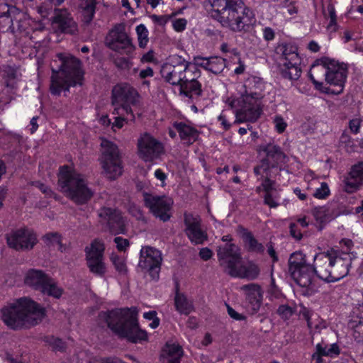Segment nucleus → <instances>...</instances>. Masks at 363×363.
Here are the masks:
<instances>
[{
    "mask_svg": "<svg viewBox=\"0 0 363 363\" xmlns=\"http://www.w3.org/2000/svg\"><path fill=\"white\" fill-rule=\"evenodd\" d=\"M111 260L114 265L115 269L119 273L125 274L127 272V267L123 257L112 254L111 256Z\"/></svg>",
    "mask_w": 363,
    "mask_h": 363,
    "instance_id": "44",
    "label": "nucleus"
},
{
    "mask_svg": "<svg viewBox=\"0 0 363 363\" xmlns=\"http://www.w3.org/2000/svg\"><path fill=\"white\" fill-rule=\"evenodd\" d=\"M138 101L139 94L132 86L125 84L113 87L112 90V104L114 106L113 113L118 116L114 118L112 128L120 129L123 126L125 121H135L132 107L136 106Z\"/></svg>",
    "mask_w": 363,
    "mask_h": 363,
    "instance_id": "7",
    "label": "nucleus"
},
{
    "mask_svg": "<svg viewBox=\"0 0 363 363\" xmlns=\"http://www.w3.org/2000/svg\"><path fill=\"white\" fill-rule=\"evenodd\" d=\"M162 254L158 250L145 246L140 250V256L138 267L147 270L152 279L159 278L162 262Z\"/></svg>",
    "mask_w": 363,
    "mask_h": 363,
    "instance_id": "17",
    "label": "nucleus"
},
{
    "mask_svg": "<svg viewBox=\"0 0 363 363\" xmlns=\"http://www.w3.org/2000/svg\"><path fill=\"white\" fill-rule=\"evenodd\" d=\"M104 244L97 240H94L90 246L85 249L86 261L104 259Z\"/></svg>",
    "mask_w": 363,
    "mask_h": 363,
    "instance_id": "34",
    "label": "nucleus"
},
{
    "mask_svg": "<svg viewBox=\"0 0 363 363\" xmlns=\"http://www.w3.org/2000/svg\"><path fill=\"white\" fill-rule=\"evenodd\" d=\"M327 9L330 16V23L328 25V29L331 32H335L337 30V16L335 10L333 5H328Z\"/></svg>",
    "mask_w": 363,
    "mask_h": 363,
    "instance_id": "49",
    "label": "nucleus"
},
{
    "mask_svg": "<svg viewBox=\"0 0 363 363\" xmlns=\"http://www.w3.org/2000/svg\"><path fill=\"white\" fill-rule=\"evenodd\" d=\"M184 222L186 226L184 232L192 243L203 244L207 240V234L201 228V220L199 216L185 213Z\"/></svg>",
    "mask_w": 363,
    "mask_h": 363,
    "instance_id": "20",
    "label": "nucleus"
},
{
    "mask_svg": "<svg viewBox=\"0 0 363 363\" xmlns=\"http://www.w3.org/2000/svg\"><path fill=\"white\" fill-rule=\"evenodd\" d=\"M52 23L62 33L73 35L77 31V23L66 10H57Z\"/></svg>",
    "mask_w": 363,
    "mask_h": 363,
    "instance_id": "23",
    "label": "nucleus"
},
{
    "mask_svg": "<svg viewBox=\"0 0 363 363\" xmlns=\"http://www.w3.org/2000/svg\"><path fill=\"white\" fill-rule=\"evenodd\" d=\"M218 259L223 272L232 277L255 279L259 274V267L255 264L245 265L242 263L239 248L235 244L225 243L216 250Z\"/></svg>",
    "mask_w": 363,
    "mask_h": 363,
    "instance_id": "6",
    "label": "nucleus"
},
{
    "mask_svg": "<svg viewBox=\"0 0 363 363\" xmlns=\"http://www.w3.org/2000/svg\"><path fill=\"white\" fill-rule=\"evenodd\" d=\"M98 215L101 223L106 224L110 233L114 235L125 233V221L119 211L103 207L99 210Z\"/></svg>",
    "mask_w": 363,
    "mask_h": 363,
    "instance_id": "18",
    "label": "nucleus"
},
{
    "mask_svg": "<svg viewBox=\"0 0 363 363\" xmlns=\"http://www.w3.org/2000/svg\"><path fill=\"white\" fill-rule=\"evenodd\" d=\"M280 72L285 79L290 80H296L301 76V70L298 67L300 63L294 65L291 61L286 62H280Z\"/></svg>",
    "mask_w": 363,
    "mask_h": 363,
    "instance_id": "31",
    "label": "nucleus"
},
{
    "mask_svg": "<svg viewBox=\"0 0 363 363\" xmlns=\"http://www.w3.org/2000/svg\"><path fill=\"white\" fill-rule=\"evenodd\" d=\"M101 156L99 159L103 173L110 179H115L122 174L121 160L117 145L106 139L101 142Z\"/></svg>",
    "mask_w": 363,
    "mask_h": 363,
    "instance_id": "9",
    "label": "nucleus"
},
{
    "mask_svg": "<svg viewBox=\"0 0 363 363\" xmlns=\"http://www.w3.org/2000/svg\"><path fill=\"white\" fill-rule=\"evenodd\" d=\"M114 242L116 244V247L120 251H124L129 246V241L128 239L121 237H116Z\"/></svg>",
    "mask_w": 363,
    "mask_h": 363,
    "instance_id": "53",
    "label": "nucleus"
},
{
    "mask_svg": "<svg viewBox=\"0 0 363 363\" xmlns=\"http://www.w3.org/2000/svg\"><path fill=\"white\" fill-rule=\"evenodd\" d=\"M263 151L266 153V157L254 167V173L258 176L262 172L272 171L274 168L279 167L281 170L279 166L285 164L287 159L281 148L274 143H269L263 148Z\"/></svg>",
    "mask_w": 363,
    "mask_h": 363,
    "instance_id": "12",
    "label": "nucleus"
},
{
    "mask_svg": "<svg viewBox=\"0 0 363 363\" xmlns=\"http://www.w3.org/2000/svg\"><path fill=\"white\" fill-rule=\"evenodd\" d=\"M182 354L181 346L176 344H167L161 354L162 363H180Z\"/></svg>",
    "mask_w": 363,
    "mask_h": 363,
    "instance_id": "30",
    "label": "nucleus"
},
{
    "mask_svg": "<svg viewBox=\"0 0 363 363\" xmlns=\"http://www.w3.org/2000/svg\"><path fill=\"white\" fill-rule=\"evenodd\" d=\"M218 120L220 122V124L223 125L225 130L230 129L231 127V124L228 122L227 115L225 111H222L220 115L218 116Z\"/></svg>",
    "mask_w": 363,
    "mask_h": 363,
    "instance_id": "61",
    "label": "nucleus"
},
{
    "mask_svg": "<svg viewBox=\"0 0 363 363\" xmlns=\"http://www.w3.org/2000/svg\"><path fill=\"white\" fill-rule=\"evenodd\" d=\"M48 342L55 351L64 352L66 349V344L61 339L51 337L48 338Z\"/></svg>",
    "mask_w": 363,
    "mask_h": 363,
    "instance_id": "48",
    "label": "nucleus"
},
{
    "mask_svg": "<svg viewBox=\"0 0 363 363\" xmlns=\"http://www.w3.org/2000/svg\"><path fill=\"white\" fill-rule=\"evenodd\" d=\"M5 74L6 75L7 79L10 82L18 78V71L11 67H8L6 68Z\"/></svg>",
    "mask_w": 363,
    "mask_h": 363,
    "instance_id": "59",
    "label": "nucleus"
},
{
    "mask_svg": "<svg viewBox=\"0 0 363 363\" xmlns=\"http://www.w3.org/2000/svg\"><path fill=\"white\" fill-rule=\"evenodd\" d=\"M179 94L188 98V103H194L202 95L201 84L199 81L179 85Z\"/></svg>",
    "mask_w": 363,
    "mask_h": 363,
    "instance_id": "28",
    "label": "nucleus"
},
{
    "mask_svg": "<svg viewBox=\"0 0 363 363\" xmlns=\"http://www.w3.org/2000/svg\"><path fill=\"white\" fill-rule=\"evenodd\" d=\"M212 255H213L212 251L208 247L202 248V249H201V250L199 252L200 257L203 260H205V261L210 259L211 258Z\"/></svg>",
    "mask_w": 363,
    "mask_h": 363,
    "instance_id": "62",
    "label": "nucleus"
},
{
    "mask_svg": "<svg viewBox=\"0 0 363 363\" xmlns=\"http://www.w3.org/2000/svg\"><path fill=\"white\" fill-rule=\"evenodd\" d=\"M211 16L223 26L238 32L249 28L255 22L252 11L242 0H208Z\"/></svg>",
    "mask_w": 363,
    "mask_h": 363,
    "instance_id": "2",
    "label": "nucleus"
},
{
    "mask_svg": "<svg viewBox=\"0 0 363 363\" xmlns=\"http://www.w3.org/2000/svg\"><path fill=\"white\" fill-rule=\"evenodd\" d=\"M86 262L90 272L93 274L99 277H103L105 274L106 268L104 259H91Z\"/></svg>",
    "mask_w": 363,
    "mask_h": 363,
    "instance_id": "38",
    "label": "nucleus"
},
{
    "mask_svg": "<svg viewBox=\"0 0 363 363\" xmlns=\"http://www.w3.org/2000/svg\"><path fill=\"white\" fill-rule=\"evenodd\" d=\"M314 263L313 267L315 270V275L326 282H332L331 273L333 265L330 250L315 255Z\"/></svg>",
    "mask_w": 363,
    "mask_h": 363,
    "instance_id": "22",
    "label": "nucleus"
},
{
    "mask_svg": "<svg viewBox=\"0 0 363 363\" xmlns=\"http://www.w3.org/2000/svg\"><path fill=\"white\" fill-rule=\"evenodd\" d=\"M225 67V60L219 57H209V67L208 71L215 74H220Z\"/></svg>",
    "mask_w": 363,
    "mask_h": 363,
    "instance_id": "37",
    "label": "nucleus"
},
{
    "mask_svg": "<svg viewBox=\"0 0 363 363\" xmlns=\"http://www.w3.org/2000/svg\"><path fill=\"white\" fill-rule=\"evenodd\" d=\"M269 292L275 298H279L281 295L277 289L273 278H272L271 286L270 289H269Z\"/></svg>",
    "mask_w": 363,
    "mask_h": 363,
    "instance_id": "64",
    "label": "nucleus"
},
{
    "mask_svg": "<svg viewBox=\"0 0 363 363\" xmlns=\"http://www.w3.org/2000/svg\"><path fill=\"white\" fill-rule=\"evenodd\" d=\"M174 127L179 133V137L187 145H191L197 140L199 133L194 127L184 123H174Z\"/></svg>",
    "mask_w": 363,
    "mask_h": 363,
    "instance_id": "29",
    "label": "nucleus"
},
{
    "mask_svg": "<svg viewBox=\"0 0 363 363\" xmlns=\"http://www.w3.org/2000/svg\"><path fill=\"white\" fill-rule=\"evenodd\" d=\"M138 310L130 308L115 309L102 313L108 328L120 337L126 338L132 342L145 340L147 335L140 328L138 321Z\"/></svg>",
    "mask_w": 363,
    "mask_h": 363,
    "instance_id": "5",
    "label": "nucleus"
},
{
    "mask_svg": "<svg viewBox=\"0 0 363 363\" xmlns=\"http://www.w3.org/2000/svg\"><path fill=\"white\" fill-rule=\"evenodd\" d=\"M313 214L316 220L319 221L320 223H323L327 221L328 211L324 206L315 207L313 211Z\"/></svg>",
    "mask_w": 363,
    "mask_h": 363,
    "instance_id": "46",
    "label": "nucleus"
},
{
    "mask_svg": "<svg viewBox=\"0 0 363 363\" xmlns=\"http://www.w3.org/2000/svg\"><path fill=\"white\" fill-rule=\"evenodd\" d=\"M315 275V270L313 265L311 264L303 267V268L300 269L298 272L290 274L298 285L304 288L309 287L312 284Z\"/></svg>",
    "mask_w": 363,
    "mask_h": 363,
    "instance_id": "26",
    "label": "nucleus"
},
{
    "mask_svg": "<svg viewBox=\"0 0 363 363\" xmlns=\"http://www.w3.org/2000/svg\"><path fill=\"white\" fill-rule=\"evenodd\" d=\"M138 156L145 162H152L164 153L162 143L150 133H145L138 140Z\"/></svg>",
    "mask_w": 363,
    "mask_h": 363,
    "instance_id": "14",
    "label": "nucleus"
},
{
    "mask_svg": "<svg viewBox=\"0 0 363 363\" xmlns=\"http://www.w3.org/2000/svg\"><path fill=\"white\" fill-rule=\"evenodd\" d=\"M2 320L11 329L30 328L40 323L45 313L44 308L31 299L23 297L1 310Z\"/></svg>",
    "mask_w": 363,
    "mask_h": 363,
    "instance_id": "3",
    "label": "nucleus"
},
{
    "mask_svg": "<svg viewBox=\"0 0 363 363\" xmlns=\"http://www.w3.org/2000/svg\"><path fill=\"white\" fill-rule=\"evenodd\" d=\"M184 67L186 68L183 72L182 82L180 85L182 84L198 81L197 79L201 76L200 70L195 65H193L188 61H186Z\"/></svg>",
    "mask_w": 363,
    "mask_h": 363,
    "instance_id": "36",
    "label": "nucleus"
},
{
    "mask_svg": "<svg viewBox=\"0 0 363 363\" xmlns=\"http://www.w3.org/2000/svg\"><path fill=\"white\" fill-rule=\"evenodd\" d=\"M95 0H92L91 2L87 4L82 11L83 21L86 24H89L92 21L94 13H95Z\"/></svg>",
    "mask_w": 363,
    "mask_h": 363,
    "instance_id": "42",
    "label": "nucleus"
},
{
    "mask_svg": "<svg viewBox=\"0 0 363 363\" xmlns=\"http://www.w3.org/2000/svg\"><path fill=\"white\" fill-rule=\"evenodd\" d=\"M186 20L184 18H179L173 22V27L175 30L180 32L183 31L186 26Z\"/></svg>",
    "mask_w": 363,
    "mask_h": 363,
    "instance_id": "58",
    "label": "nucleus"
},
{
    "mask_svg": "<svg viewBox=\"0 0 363 363\" xmlns=\"http://www.w3.org/2000/svg\"><path fill=\"white\" fill-rule=\"evenodd\" d=\"M194 65L196 67L199 66L203 67V69L208 70L209 67V58H205L200 56L195 57L194 59Z\"/></svg>",
    "mask_w": 363,
    "mask_h": 363,
    "instance_id": "54",
    "label": "nucleus"
},
{
    "mask_svg": "<svg viewBox=\"0 0 363 363\" xmlns=\"http://www.w3.org/2000/svg\"><path fill=\"white\" fill-rule=\"evenodd\" d=\"M13 27V19L11 16L0 18V29L8 30Z\"/></svg>",
    "mask_w": 363,
    "mask_h": 363,
    "instance_id": "55",
    "label": "nucleus"
},
{
    "mask_svg": "<svg viewBox=\"0 0 363 363\" xmlns=\"http://www.w3.org/2000/svg\"><path fill=\"white\" fill-rule=\"evenodd\" d=\"M279 196L277 189L264 194V203L270 208H276L279 206Z\"/></svg>",
    "mask_w": 363,
    "mask_h": 363,
    "instance_id": "43",
    "label": "nucleus"
},
{
    "mask_svg": "<svg viewBox=\"0 0 363 363\" xmlns=\"http://www.w3.org/2000/svg\"><path fill=\"white\" fill-rule=\"evenodd\" d=\"M25 283L40 291L45 295L60 298L63 293V289L57 283L43 271L39 269H30L26 276Z\"/></svg>",
    "mask_w": 363,
    "mask_h": 363,
    "instance_id": "10",
    "label": "nucleus"
},
{
    "mask_svg": "<svg viewBox=\"0 0 363 363\" xmlns=\"http://www.w3.org/2000/svg\"><path fill=\"white\" fill-rule=\"evenodd\" d=\"M330 194V190L328 184L325 182H323L320 188H318L313 196L317 199H325Z\"/></svg>",
    "mask_w": 363,
    "mask_h": 363,
    "instance_id": "50",
    "label": "nucleus"
},
{
    "mask_svg": "<svg viewBox=\"0 0 363 363\" xmlns=\"http://www.w3.org/2000/svg\"><path fill=\"white\" fill-rule=\"evenodd\" d=\"M290 234L297 240H300L302 238V234L298 229V226L295 223H291L290 226Z\"/></svg>",
    "mask_w": 363,
    "mask_h": 363,
    "instance_id": "60",
    "label": "nucleus"
},
{
    "mask_svg": "<svg viewBox=\"0 0 363 363\" xmlns=\"http://www.w3.org/2000/svg\"><path fill=\"white\" fill-rule=\"evenodd\" d=\"M277 55H280V60L282 62H291L294 65L300 63V58L297 53V48L288 43L279 44L275 49Z\"/></svg>",
    "mask_w": 363,
    "mask_h": 363,
    "instance_id": "27",
    "label": "nucleus"
},
{
    "mask_svg": "<svg viewBox=\"0 0 363 363\" xmlns=\"http://www.w3.org/2000/svg\"><path fill=\"white\" fill-rule=\"evenodd\" d=\"M295 309L288 305L282 304L279 306L277 313L284 320H288L295 313Z\"/></svg>",
    "mask_w": 363,
    "mask_h": 363,
    "instance_id": "45",
    "label": "nucleus"
},
{
    "mask_svg": "<svg viewBox=\"0 0 363 363\" xmlns=\"http://www.w3.org/2000/svg\"><path fill=\"white\" fill-rule=\"evenodd\" d=\"M274 123L275 124L276 130L279 133H283L287 126L286 123L281 116H276L274 119Z\"/></svg>",
    "mask_w": 363,
    "mask_h": 363,
    "instance_id": "52",
    "label": "nucleus"
},
{
    "mask_svg": "<svg viewBox=\"0 0 363 363\" xmlns=\"http://www.w3.org/2000/svg\"><path fill=\"white\" fill-rule=\"evenodd\" d=\"M145 206L150 209L153 215L165 222L170 218L168 213L170 210V200L164 196H158L147 192L143 193Z\"/></svg>",
    "mask_w": 363,
    "mask_h": 363,
    "instance_id": "19",
    "label": "nucleus"
},
{
    "mask_svg": "<svg viewBox=\"0 0 363 363\" xmlns=\"http://www.w3.org/2000/svg\"><path fill=\"white\" fill-rule=\"evenodd\" d=\"M362 120L360 118H354L350 121L349 128L350 130L357 134L359 131Z\"/></svg>",
    "mask_w": 363,
    "mask_h": 363,
    "instance_id": "56",
    "label": "nucleus"
},
{
    "mask_svg": "<svg viewBox=\"0 0 363 363\" xmlns=\"http://www.w3.org/2000/svg\"><path fill=\"white\" fill-rule=\"evenodd\" d=\"M240 228L242 238L245 245L247 246L248 250L253 252H263L264 250V246L257 242V240L254 238L253 235L247 230L243 228Z\"/></svg>",
    "mask_w": 363,
    "mask_h": 363,
    "instance_id": "35",
    "label": "nucleus"
},
{
    "mask_svg": "<svg viewBox=\"0 0 363 363\" xmlns=\"http://www.w3.org/2000/svg\"><path fill=\"white\" fill-rule=\"evenodd\" d=\"M59 70L52 69L50 91L52 95L59 96L62 91L66 93L70 86L82 84L84 72L81 61L69 53H59Z\"/></svg>",
    "mask_w": 363,
    "mask_h": 363,
    "instance_id": "4",
    "label": "nucleus"
},
{
    "mask_svg": "<svg viewBox=\"0 0 363 363\" xmlns=\"http://www.w3.org/2000/svg\"><path fill=\"white\" fill-rule=\"evenodd\" d=\"M333 269L331 273L332 282L340 280L349 273L352 261L356 258L354 252L330 248Z\"/></svg>",
    "mask_w": 363,
    "mask_h": 363,
    "instance_id": "13",
    "label": "nucleus"
},
{
    "mask_svg": "<svg viewBox=\"0 0 363 363\" xmlns=\"http://www.w3.org/2000/svg\"><path fill=\"white\" fill-rule=\"evenodd\" d=\"M136 33L138 35V45L140 48H145L149 40L148 30L143 24H140L136 27Z\"/></svg>",
    "mask_w": 363,
    "mask_h": 363,
    "instance_id": "41",
    "label": "nucleus"
},
{
    "mask_svg": "<svg viewBox=\"0 0 363 363\" xmlns=\"http://www.w3.org/2000/svg\"><path fill=\"white\" fill-rule=\"evenodd\" d=\"M259 175L261 176V178H263L262 186L263 187L265 194L272 192L276 189L274 187V182L272 180V178L274 177L272 171L262 172Z\"/></svg>",
    "mask_w": 363,
    "mask_h": 363,
    "instance_id": "39",
    "label": "nucleus"
},
{
    "mask_svg": "<svg viewBox=\"0 0 363 363\" xmlns=\"http://www.w3.org/2000/svg\"><path fill=\"white\" fill-rule=\"evenodd\" d=\"M263 84L257 77L247 79L240 90V96L228 99L232 109H235L234 123H254L262 113V99L264 97Z\"/></svg>",
    "mask_w": 363,
    "mask_h": 363,
    "instance_id": "1",
    "label": "nucleus"
},
{
    "mask_svg": "<svg viewBox=\"0 0 363 363\" xmlns=\"http://www.w3.org/2000/svg\"><path fill=\"white\" fill-rule=\"evenodd\" d=\"M186 61L184 58L177 55L170 56L168 62L161 67L162 77L172 85L179 86L182 82L183 72L186 68Z\"/></svg>",
    "mask_w": 363,
    "mask_h": 363,
    "instance_id": "15",
    "label": "nucleus"
},
{
    "mask_svg": "<svg viewBox=\"0 0 363 363\" xmlns=\"http://www.w3.org/2000/svg\"><path fill=\"white\" fill-rule=\"evenodd\" d=\"M320 68L324 72L327 83L334 86L331 91L335 94L341 93L347 75L346 65L333 59L324 58Z\"/></svg>",
    "mask_w": 363,
    "mask_h": 363,
    "instance_id": "11",
    "label": "nucleus"
},
{
    "mask_svg": "<svg viewBox=\"0 0 363 363\" xmlns=\"http://www.w3.org/2000/svg\"><path fill=\"white\" fill-rule=\"evenodd\" d=\"M150 17L154 22L160 25H164L169 19V17L167 16H157L155 14L152 15Z\"/></svg>",
    "mask_w": 363,
    "mask_h": 363,
    "instance_id": "63",
    "label": "nucleus"
},
{
    "mask_svg": "<svg viewBox=\"0 0 363 363\" xmlns=\"http://www.w3.org/2000/svg\"><path fill=\"white\" fill-rule=\"evenodd\" d=\"M58 184L61 191L77 205L86 203L94 196L84 176L67 167L61 168Z\"/></svg>",
    "mask_w": 363,
    "mask_h": 363,
    "instance_id": "8",
    "label": "nucleus"
},
{
    "mask_svg": "<svg viewBox=\"0 0 363 363\" xmlns=\"http://www.w3.org/2000/svg\"><path fill=\"white\" fill-rule=\"evenodd\" d=\"M228 314L230 318L236 320H243L245 319V316L241 313L236 312L232 307L226 304Z\"/></svg>",
    "mask_w": 363,
    "mask_h": 363,
    "instance_id": "57",
    "label": "nucleus"
},
{
    "mask_svg": "<svg viewBox=\"0 0 363 363\" xmlns=\"http://www.w3.org/2000/svg\"><path fill=\"white\" fill-rule=\"evenodd\" d=\"M363 184V162L354 164L345 179V190L353 193Z\"/></svg>",
    "mask_w": 363,
    "mask_h": 363,
    "instance_id": "24",
    "label": "nucleus"
},
{
    "mask_svg": "<svg viewBox=\"0 0 363 363\" xmlns=\"http://www.w3.org/2000/svg\"><path fill=\"white\" fill-rule=\"evenodd\" d=\"M241 289L246 293V297L250 303L253 312L259 311L262 303V291L259 285L257 284H249L243 285Z\"/></svg>",
    "mask_w": 363,
    "mask_h": 363,
    "instance_id": "25",
    "label": "nucleus"
},
{
    "mask_svg": "<svg viewBox=\"0 0 363 363\" xmlns=\"http://www.w3.org/2000/svg\"><path fill=\"white\" fill-rule=\"evenodd\" d=\"M6 238L8 245L18 251L31 250L37 242L36 235L26 228L12 230L6 235Z\"/></svg>",
    "mask_w": 363,
    "mask_h": 363,
    "instance_id": "16",
    "label": "nucleus"
},
{
    "mask_svg": "<svg viewBox=\"0 0 363 363\" xmlns=\"http://www.w3.org/2000/svg\"><path fill=\"white\" fill-rule=\"evenodd\" d=\"M340 141L342 145H345L347 152L354 151V142L347 133H343L340 136Z\"/></svg>",
    "mask_w": 363,
    "mask_h": 363,
    "instance_id": "51",
    "label": "nucleus"
},
{
    "mask_svg": "<svg viewBox=\"0 0 363 363\" xmlns=\"http://www.w3.org/2000/svg\"><path fill=\"white\" fill-rule=\"evenodd\" d=\"M32 185L39 189L48 197H53L55 200H58L59 196L55 194L50 188L39 181H35L32 183Z\"/></svg>",
    "mask_w": 363,
    "mask_h": 363,
    "instance_id": "47",
    "label": "nucleus"
},
{
    "mask_svg": "<svg viewBox=\"0 0 363 363\" xmlns=\"http://www.w3.org/2000/svg\"><path fill=\"white\" fill-rule=\"evenodd\" d=\"M174 306L179 313L185 315H188L194 311L192 302L189 301L184 294L179 293L178 290L174 297Z\"/></svg>",
    "mask_w": 363,
    "mask_h": 363,
    "instance_id": "33",
    "label": "nucleus"
},
{
    "mask_svg": "<svg viewBox=\"0 0 363 363\" xmlns=\"http://www.w3.org/2000/svg\"><path fill=\"white\" fill-rule=\"evenodd\" d=\"M288 265L289 273L291 274L309 264L306 263L305 255L301 251H296L290 255Z\"/></svg>",
    "mask_w": 363,
    "mask_h": 363,
    "instance_id": "32",
    "label": "nucleus"
},
{
    "mask_svg": "<svg viewBox=\"0 0 363 363\" xmlns=\"http://www.w3.org/2000/svg\"><path fill=\"white\" fill-rule=\"evenodd\" d=\"M317 353L319 355H323L327 357H335L340 354L339 347L336 344H333L329 348L323 347L321 344L316 345Z\"/></svg>",
    "mask_w": 363,
    "mask_h": 363,
    "instance_id": "40",
    "label": "nucleus"
},
{
    "mask_svg": "<svg viewBox=\"0 0 363 363\" xmlns=\"http://www.w3.org/2000/svg\"><path fill=\"white\" fill-rule=\"evenodd\" d=\"M106 44L110 49L121 54L130 55L135 49L128 35L118 28L111 30L106 39Z\"/></svg>",
    "mask_w": 363,
    "mask_h": 363,
    "instance_id": "21",
    "label": "nucleus"
}]
</instances>
